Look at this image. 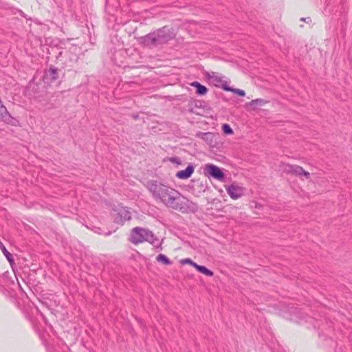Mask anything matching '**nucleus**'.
I'll return each instance as SVG.
<instances>
[{"label":"nucleus","mask_w":352,"mask_h":352,"mask_svg":"<svg viewBox=\"0 0 352 352\" xmlns=\"http://www.w3.org/2000/svg\"><path fill=\"white\" fill-rule=\"evenodd\" d=\"M114 221L118 224H123L126 221L131 219V212L125 208L114 210Z\"/></svg>","instance_id":"nucleus-5"},{"label":"nucleus","mask_w":352,"mask_h":352,"mask_svg":"<svg viewBox=\"0 0 352 352\" xmlns=\"http://www.w3.org/2000/svg\"><path fill=\"white\" fill-rule=\"evenodd\" d=\"M142 43L145 45H147V46H148V45H154V46L158 45L157 44V38H156V36H155V32H151L150 34H148L147 35L142 37Z\"/></svg>","instance_id":"nucleus-9"},{"label":"nucleus","mask_w":352,"mask_h":352,"mask_svg":"<svg viewBox=\"0 0 352 352\" xmlns=\"http://www.w3.org/2000/svg\"><path fill=\"white\" fill-rule=\"evenodd\" d=\"M252 104H256L261 105L263 103V100L262 99H255L252 100L251 102Z\"/></svg>","instance_id":"nucleus-21"},{"label":"nucleus","mask_w":352,"mask_h":352,"mask_svg":"<svg viewBox=\"0 0 352 352\" xmlns=\"http://www.w3.org/2000/svg\"><path fill=\"white\" fill-rule=\"evenodd\" d=\"M155 34L158 45L165 44L174 38L173 32L166 26L155 31Z\"/></svg>","instance_id":"nucleus-3"},{"label":"nucleus","mask_w":352,"mask_h":352,"mask_svg":"<svg viewBox=\"0 0 352 352\" xmlns=\"http://www.w3.org/2000/svg\"><path fill=\"white\" fill-rule=\"evenodd\" d=\"M156 260L158 262L162 263L165 265H170L171 264V261H170V259L166 255H164L163 254H160L157 255L156 257Z\"/></svg>","instance_id":"nucleus-16"},{"label":"nucleus","mask_w":352,"mask_h":352,"mask_svg":"<svg viewBox=\"0 0 352 352\" xmlns=\"http://www.w3.org/2000/svg\"><path fill=\"white\" fill-rule=\"evenodd\" d=\"M46 77L50 78L51 80H56L58 78V69L54 66L50 67L45 72Z\"/></svg>","instance_id":"nucleus-12"},{"label":"nucleus","mask_w":352,"mask_h":352,"mask_svg":"<svg viewBox=\"0 0 352 352\" xmlns=\"http://www.w3.org/2000/svg\"><path fill=\"white\" fill-rule=\"evenodd\" d=\"M223 89L224 90H226V91H231V92L235 93V94H238L240 96H244L245 95V91L243 90L239 89L232 88V87H229L228 85H223Z\"/></svg>","instance_id":"nucleus-15"},{"label":"nucleus","mask_w":352,"mask_h":352,"mask_svg":"<svg viewBox=\"0 0 352 352\" xmlns=\"http://www.w3.org/2000/svg\"><path fill=\"white\" fill-rule=\"evenodd\" d=\"M190 85H191L192 87H195V88L197 89V88L201 85V84H200L199 82H197V81H195V82H192L190 84Z\"/></svg>","instance_id":"nucleus-22"},{"label":"nucleus","mask_w":352,"mask_h":352,"mask_svg":"<svg viewBox=\"0 0 352 352\" xmlns=\"http://www.w3.org/2000/svg\"><path fill=\"white\" fill-rule=\"evenodd\" d=\"M195 167L193 165H188L186 169L177 171L175 176L180 179H186L190 177L193 173Z\"/></svg>","instance_id":"nucleus-8"},{"label":"nucleus","mask_w":352,"mask_h":352,"mask_svg":"<svg viewBox=\"0 0 352 352\" xmlns=\"http://www.w3.org/2000/svg\"><path fill=\"white\" fill-rule=\"evenodd\" d=\"M205 175L210 176L216 179L222 181L224 179V174L217 166L214 164H206L204 168Z\"/></svg>","instance_id":"nucleus-4"},{"label":"nucleus","mask_w":352,"mask_h":352,"mask_svg":"<svg viewBox=\"0 0 352 352\" xmlns=\"http://www.w3.org/2000/svg\"><path fill=\"white\" fill-rule=\"evenodd\" d=\"M197 137L204 140L206 142H207L210 146H213V143H214V134L212 133H210V132H206V133H203V132H199L198 133H197L196 135Z\"/></svg>","instance_id":"nucleus-11"},{"label":"nucleus","mask_w":352,"mask_h":352,"mask_svg":"<svg viewBox=\"0 0 352 352\" xmlns=\"http://www.w3.org/2000/svg\"><path fill=\"white\" fill-rule=\"evenodd\" d=\"M300 21H305V22H306V23H311V19L309 17H307V18H301V19H300Z\"/></svg>","instance_id":"nucleus-23"},{"label":"nucleus","mask_w":352,"mask_h":352,"mask_svg":"<svg viewBox=\"0 0 352 352\" xmlns=\"http://www.w3.org/2000/svg\"><path fill=\"white\" fill-rule=\"evenodd\" d=\"M169 160H170V162H171L173 163H175L177 164H182L181 159L179 157H170Z\"/></svg>","instance_id":"nucleus-20"},{"label":"nucleus","mask_w":352,"mask_h":352,"mask_svg":"<svg viewBox=\"0 0 352 352\" xmlns=\"http://www.w3.org/2000/svg\"><path fill=\"white\" fill-rule=\"evenodd\" d=\"M285 171L296 176H301L302 173H303V168L302 167L298 165L287 164L285 168Z\"/></svg>","instance_id":"nucleus-10"},{"label":"nucleus","mask_w":352,"mask_h":352,"mask_svg":"<svg viewBox=\"0 0 352 352\" xmlns=\"http://www.w3.org/2000/svg\"><path fill=\"white\" fill-rule=\"evenodd\" d=\"M0 249L2 251L3 254H4V256L6 257L7 260L8 261L11 266H12V265L14 264L13 256L7 250L6 248L1 241H0Z\"/></svg>","instance_id":"nucleus-13"},{"label":"nucleus","mask_w":352,"mask_h":352,"mask_svg":"<svg viewBox=\"0 0 352 352\" xmlns=\"http://www.w3.org/2000/svg\"><path fill=\"white\" fill-rule=\"evenodd\" d=\"M226 189L228 194L233 199H237L241 197L245 192L244 188L235 183H233L231 185L226 186Z\"/></svg>","instance_id":"nucleus-6"},{"label":"nucleus","mask_w":352,"mask_h":352,"mask_svg":"<svg viewBox=\"0 0 352 352\" xmlns=\"http://www.w3.org/2000/svg\"><path fill=\"white\" fill-rule=\"evenodd\" d=\"M302 175H304L306 178H309L310 176V174L309 172H307L303 169V173H302Z\"/></svg>","instance_id":"nucleus-24"},{"label":"nucleus","mask_w":352,"mask_h":352,"mask_svg":"<svg viewBox=\"0 0 352 352\" xmlns=\"http://www.w3.org/2000/svg\"><path fill=\"white\" fill-rule=\"evenodd\" d=\"M206 76L216 87L223 88V85H228L227 82L223 80V76L219 73L214 72H206Z\"/></svg>","instance_id":"nucleus-7"},{"label":"nucleus","mask_w":352,"mask_h":352,"mask_svg":"<svg viewBox=\"0 0 352 352\" xmlns=\"http://www.w3.org/2000/svg\"><path fill=\"white\" fill-rule=\"evenodd\" d=\"M157 241V238L155 236L152 231L148 229L135 227L131 230L130 241L134 245H138L145 241L155 245Z\"/></svg>","instance_id":"nucleus-2"},{"label":"nucleus","mask_w":352,"mask_h":352,"mask_svg":"<svg viewBox=\"0 0 352 352\" xmlns=\"http://www.w3.org/2000/svg\"><path fill=\"white\" fill-rule=\"evenodd\" d=\"M180 263L182 264H190V265L193 266L194 267H195V266L197 265V263H196L195 262H194L192 260H191L190 258H184V259H182L181 260Z\"/></svg>","instance_id":"nucleus-19"},{"label":"nucleus","mask_w":352,"mask_h":352,"mask_svg":"<svg viewBox=\"0 0 352 352\" xmlns=\"http://www.w3.org/2000/svg\"><path fill=\"white\" fill-rule=\"evenodd\" d=\"M195 268L198 272H199L206 276H212L214 275L213 272H212L211 270H210L209 269H208L207 267H206L204 265H199L197 264V265L195 266Z\"/></svg>","instance_id":"nucleus-14"},{"label":"nucleus","mask_w":352,"mask_h":352,"mask_svg":"<svg viewBox=\"0 0 352 352\" xmlns=\"http://www.w3.org/2000/svg\"><path fill=\"white\" fill-rule=\"evenodd\" d=\"M222 130L225 134L232 135L234 131L228 124H223L222 125Z\"/></svg>","instance_id":"nucleus-17"},{"label":"nucleus","mask_w":352,"mask_h":352,"mask_svg":"<svg viewBox=\"0 0 352 352\" xmlns=\"http://www.w3.org/2000/svg\"><path fill=\"white\" fill-rule=\"evenodd\" d=\"M208 91V89L206 86L204 85H201L197 89H196V93L198 94V95H201V96H203V95H205Z\"/></svg>","instance_id":"nucleus-18"},{"label":"nucleus","mask_w":352,"mask_h":352,"mask_svg":"<svg viewBox=\"0 0 352 352\" xmlns=\"http://www.w3.org/2000/svg\"><path fill=\"white\" fill-rule=\"evenodd\" d=\"M146 187L153 198L164 204L167 208L182 213L195 212L197 210L196 204L183 196L178 190L155 180L147 182Z\"/></svg>","instance_id":"nucleus-1"}]
</instances>
